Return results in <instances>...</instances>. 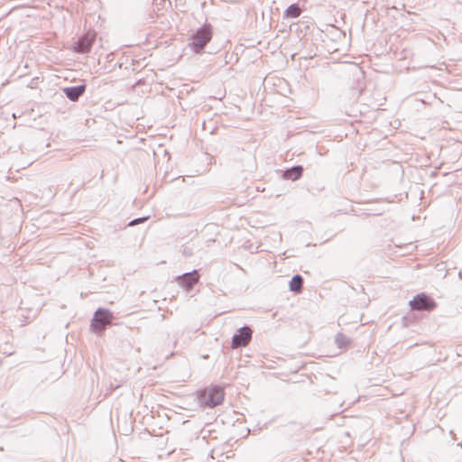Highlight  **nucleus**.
<instances>
[{"label":"nucleus","mask_w":462,"mask_h":462,"mask_svg":"<svg viewBox=\"0 0 462 462\" xmlns=\"http://www.w3.org/2000/svg\"><path fill=\"white\" fill-rule=\"evenodd\" d=\"M301 9L298 5H291L283 12L284 18H298L301 14Z\"/></svg>","instance_id":"obj_9"},{"label":"nucleus","mask_w":462,"mask_h":462,"mask_svg":"<svg viewBox=\"0 0 462 462\" xmlns=\"http://www.w3.org/2000/svg\"><path fill=\"white\" fill-rule=\"evenodd\" d=\"M208 162L209 164L215 162L214 158L210 154H204V162Z\"/></svg>","instance_id":"obj_15"},{"label":"nucleus","mask_w":462,"mask_h":462,"mask_svg":"<svg viewBox=\"0 0 462 462\" xmlns=\"http://www.w3.org/2000/svg\"><path fill=\"white\" fill-rule=\"evenodd\" d=\"M410 306L416 310H432L436 307V302L424 293H420L410 301Z\"/></svg>","instance_id":"obj_4"},{"label":"nucleus","mask_w":462,"mask_h":462,"mask_svg":"<svg viewBox=\"0 0 462 462\" xmlns=\"http://www.w3.org/2000/svg\"><path fill=\"white\" fill-rule=\"evenodd\" d=\"M112 313L106 309H98L93 318L92 327L95 332L103 330L106 325L110 324L112 320Z\"/></svg>","instance_id":"obj_3"},{"label":"nucleus","mask_w":462,"mask_h":462,"mask_svg":"<svg viewBox=\"0 0 462 462\" xmlns=\"http://www.w3.org/2000/svg\"><path fill=\"white\" fill-rule=\"evenodd\" d=\"M86 90L85 85L68 87L63 88V92L70 101H77Z\"/></svg>","instance_id":"obj_7"},{"label":"nucleus","mask_w":462,"mask_h":462,"mask_svg":"<svg viewBox=\"0 0 462 462\" xmlns=\"http://www.w3.org/2000/svg\"><path fill=\"white\" fill-rule=\"evenodd\" d=\"M215 420L214 416H211V417H210V419H209L208 420H207L205 423H206V424H209V423H211V421H212V420Z\"/></svg>","instance_id":"obj_16"},{"label":"nucleus","mask_w":462,"mask_h":462,"mask_svg":"<svg viewBox=\"0 0 462 462\" xmlns=\"http://www.w3.org/2000/svg\"><path fill=\"white\" fill-rule=\"evenodd\" d=\"M97 38L95 31H88L83 36H81L75 43L73 50L78 53H88L90 51L93 43Z\"/></svg>","instance_id":"obj_2"},{"label":"nucleus","mask_w":462,"mask_h":462,"mask_svg":"<svg viewBox=\"0 0 462 462\" xmlns=\"http://www.w3.org/2000/svg\"><path fill=\"white\" fill-rule=\"evenodd\" d=\"M302 286V278L300 275H294L290 282V290L291 291H300Z\"/></svg>","instance_id":"obj_11"},{"label":"nucleus","mask_w":462,"mask_h":462,"mask_svg":"<svg viewBox=\"0 0 462 462\" xmlns=\"http://www.w3.org/2000/svg\"><path fill=\"white\" fill-rule=\"evenodd\" d=\"M302 170L301 166H294L284 172V177L288 180H296L301 176Z\"/></svg>","instance_id":"obj_10"},{"label":"nucleus","mask_w":462,"mask_h":462,"mask_svg":"<svg viewBox=\"0 0 462 462\" xmlns=\"http://www.w3.org/2000/svg\"><path fill=\"white\" fill-rule=\"evenodd\" d=\"M148 219V217H138V218H135L134 220H132L130 223H129V226H135L139 223H143L144 222L145 220Z\"/></svg>","instance_id":"obj_14"},{"label":"nucleus","mask_w":462,"mask_h":462,"mask_svg":"<svg viewBox=\"0 0 462 462\" xmlns=\"http://www.w3.org/2000/svg\"><path fill=\"white\" fill-rule=\"evenodd\" d=\"M211 39V26L208 24H204V46L209 42Z\"/></svg>","instance_id":"obj_13"},{"label":"nucleus","mask_w":462,"mask_h":462,"mask_svg":"<svg viewBox=\"0 0 462 462\" xmlns=\"http://www.w3.org/2000/svg\"><path fill=\"white\" fill-rule=\"evenodd\" d=\"M197 394H198L199 399H200L202 397V392H198Z\"/></svg>","instance_id":"obj_17"},{"label":"nucleus","mask_w":462,"mask_h":462,"mask_svg":"<svg viewBox=\"0 0 462 462\" xmlns=\"http://www.w3.org/2000/svg\"><path fill=\"white\" fill-rule=\"evenodd\" d=\"M335 341H336V344L340 348L346 347L348 346V344H349V339L347 338V337H346L342 333H338L336 336Z\"/></svg>","instance_id":"obj_12"},{"label":"nucleus","mask_w":462,"mask_h":462,"mask_svg":"<svg viewBox=\"0 0 462 462\" xmlns=\"http://www.w3.org/2000/svg\"><path fill=\"white\" fill-rule=\"evenodd\" d=\"M252 329L247 326L240 328L238 333L232 337V348L246 346L252 338Z\"/></svg>","instance_id":"obj_5"},{"label":"nucleus","mask_w":462,"mask_h":462,"mask_svg":"<svg viewBox=\"0 0 462 462\" xmlns=\"http://www.w3.org/2000/svg\"><path fill=\"white\" fill-rule=\"evenodd\" d=\"M192 50L196 53H200L202 51V27L197 30V33L194 35L192 42L190 43Z\"/></svg>","instance_id":"obj_8"},{"label":"nucleus","mask_w":462,"mask_h":462,"mask_svg":"<svg viewBox=\"0 0 462 462\" xmlns=\"http://www.w3.org/2000/svg\"><path fill=\"white\" fill-rule=\"evenodd\" d=\"M225 399L224 388L212 385L204 389V407L214 408L221 405Z\"/></svg>","instance_id":"obj_1"},{"label":"nucleus","mask_w":462,"mask_h":462,"mask_svg":"<svg viewBox=\"0 0 462 462\" xmlns=\"http://www.w3.org/2000/svg\"><path fill=\"white\" fill-rule=\"evenodd\" d=\"M199 278V275L198 274L197 271L186 273H183L181 276L178 277V283L186 291H189L193 287L195 283L198 282Z\"/></svg>","instance_id":"obj_6"}]
</instances>
